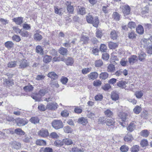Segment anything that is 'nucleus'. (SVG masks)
I'll use <instances>...</instances> for the list:
<instances>
[{"label":"nucleus","mask_w":152,"mask_h":152,"mask_svg":"<svg viewBox=\"0 0 152 152\" xmlns=\"http://www.w3.org/2000/svg\"><path fill=\"white\" fill-rule=\"evenodd\" d=\"M53 127L56 129L62 128L63 127L62 121L60 120H54L52 123Z\"/></svg>","instance_id":"obj_1"},{"label":"nucleus","mask_w":152,"mask_h":152,"mask_svg":"<svg viewBox=\"0 0 152 152\" xmlns=\"http://www.w3.org/2000/svg\"><path fill=\"white\" fill-rule=\"evenodd\" d=\"M58 107L57 104L54 102H50L47 105V108L51 110H55L57 109Z\"/></svg>","instance_id":"obj_2"},{"label":"nucleus","mask_w":152,"mask_h":152,"mask_svg":"<svg viewBox=\"0 0 152 152\" xmlns=\"http://www.w3.org/2000/svg\"><path fill=\"white\" fill-rule=\"evenodd\" d=\"M120 8L122 9V12L125 15H127L130 14V8L128 5L121 6Z\"/></svg>","instance_id":"obj_3"},{"label":"nucleus","mask_w":152,"mask_h":152,"mask_svg":"<svg viewBox=\"0 0 152 152\" xmlns=\"http://www.w3.org/2000/svg\"><path fill=\"white\" fill-rule=\"evenodd\" d=\"M39 135L42 137H45L49 136V133L48 130L42 129L38 132Z\"/></svg>","instance_id":"obj_4"},{"label":"nucleus","mask_w":152,"mask_h":152,"mask_svg":"<svg viewBox=\"0 0 152 152\" xmlns=\"http://www.w3.org/2000/svg\"><path fill=\"white\" fill-rule=\"evenodd\" d=\"M116 63L114 61L113 64H109L107 66V71L108 72H113L115 70V65Z\"/></svg>","instance_id":"obj_5"},{"label":"nucleus","mask_w":152,"mask_h":152,"mask_svg":"<svg viewBox=\"0 0 152 152\" xmlns=\"http://www.w3.org/2000/svg\"><path fill=\"white\" fill-rule=\"evenodd\" d=\"M16 121L17 124L19 126H24L27 123L24 119L20 118L17 119Z\"/></svg>","instance_id":"obj_6"},{"label":"nucleus","mask_w":152,"mask_h":152,"mask_svg":"<svg viewBox=\"0 0 152 152\" xmlns=\"http://www.w3.org/2000/svg\"><path fill=\"white\" fill-rule=\"evenodd\" d=\"M20 62V64L19 66L20 68L23 69L28 66V63L26 60L23 59L21 60Z\"/></svg>","instance_id":"obj_7"},{"label":"nucleus","mask_w":152,"mask_h":152,"mask_svg":"<svg viewBox=\"0 0 152 152\" xmlns=\"http://www.w3.org/2000/svg\"><path fill=\"white\" fill-rule=\"evenodd\" d=\"M138 60L137 56L135 55H132L129 58V61L131 64H133Z\"/></svg>","instance_id":"obj_8"},{"label":"nucleus","mask_w":152,"mask_h":152,"mask_svg":"<svg viewBox=\"0 0 152 152\" xmlns=\"http://www.w3.org/2000/svg\"><path fill=\"white\" fill-rule=\"evenodd\" d=\"M47 76L50 78L53 79L54 80L57 79L58 77L57 74L53 72H49Z\"/></svg>","instance_id":"obj_9"},{"label":"nucleus","mask_w":152,"mask_h":152,"mask_svg":"<svg viewBox=\"0 0 152 152\" xmlns=\"http://www.w3.org/2000/svg\"><path fill=\"white\" fill-rule=\"evenodd\" d=\"M115 121L113 118L107 119L106 120L105 123L108 126L113 125L115 123Z\"/></svg>","instance_id":"obj_10"},{"label":"nucleus","mask_w":152,"mask_h":152,"mask_svg":"<svg viewBox=\"0 0 152 152\" xmlns=\"http://www.w3.org/2000/svg\"><path fill=\"white\" fill-rule=\"evenodd\" d=\"M89 40V37L88 36L84 35L82 36L80 39V41L83 42V44L88 43Z\"/></svg>","instance_id":"obj_11"},{"label":"nucleus","mask_w":152,"mask_h":152,"mask_svg":"<svg viewBox=\"0 0 152 152\" xmlns=\"http://www.w3.org/2000/svg\"><path fill=\"white\" fill-rule=\"evenodd\" d=\"M13 21L18 25H20L23 23V18L21 17L14 18L13 19Z\"/></svg>","instance_id":"obj_12"},{"label":"nucleus","mask_w":152,"mask_h":152,"mask_svg":"<svg viewBox=\"0 0 152 152\" xmlns=\"http://www.w3.org/2000/svg\"><path fill=\"white\" fill-rule=\"evenodd\" d=\"M98 75V74L95 72L91 73L88 75V78L94 80L97 78Z\"/></svg>","instance_id":"obj_13"},{"label":"nucleus","mask_w":152,"mask_h":152,"mask_svg":"<svg viewBox=\"0 0 152 152\" xmlns=\"http://www.w3.org/2000/svg\"><path fill=\"white\" fill-rule=\"evenodd\" d=\"M48 92V91L47 89L44 88L42 89L39 90L38 93V94H37L36 95H39L41 96H42L47 93Z\"/></svg>","instance_id":"obj_14"},{"label":"nucleus","mask_w":152,"mask_h":152,"mask_svg":"<svg viewBox=\"0 0 152 152\" xmlns=\"http://www.w3.org/2000/svg\"><path fill=\"white\" fill-rule=\"evenodd\" d=\"M127 83L126 81H120L117 83V86L122 88H125L126 87V85Z\"/></svg>","instance_id":"obj_15"},{"label":"nucleus","mask_w":152,"mask_h":152,"mask_svg":"<svg viewBox=\"0 0 152 152\" xmlns=\"http://www.w3.org/2000/svg\"><path fill=\"white\" fill-rule=\"evenodd\" d=\"M111 98L113 100L116 101L119 98L118 94L115 92H113L111 94Z\"/></svg>","instance_id":"obj_16"},{"label":"nucleus","mask_w":152,"mask_h":152,"mask_svg":"<svg viewBox=\"0 0 152 152\" xmlns=\"http://www.w3.org/2000/svg\"><path fill=\"white\" fill-rule=\"evenodd\" d=\"M29 121L32 123L36 124L39 123V120L37 117H33L29 120Z\"/></svg>","instance_id":"obj_17"},{"label":"nucleus","mask_w":152,"mask_h":152,"mask_svg":"<svg viewBox=\"0 0 152 152\" xmlns=\"http://www.w3.org/2000/svg\"><path fill=\"white\" fill-rule=\"evenodd\" d=\"M13 147L15 149H19L21 147V145L20 143L14 141L12 143Z\"/></svg>","instance_id":"obj_18"},{"label":"nucleus","mask_w":152,"mask_h":152,"mask_svg":"<svg viewBox=\"0 0 152 152\" xmlns=\"http://www.w3.org/2000/svg\"><path fill=\"white\" fill-rule=\"evenodd\" d=\"M74 63L73 58L70 57H68L65 60V63L67 65H72Z\"/></svg>","instance_id":"obj_19"},{"label":"nucleus","mask_w":152,"mask_h":152,"mask_svg":"<svg viewBox=\"0 0 152 152\" xmlns=\"http://www.w3.org/2000/svg\"><path fill=\"white\" fill-rule=\"evenodd\" d=\"M104 114L107 117H112L113 115V112L109 109H107L105 111Z\"/></svg>","instance_id":"obj_20"},{"label":"nucleus","mask_w":152,"mask_h":152,"mask_svg":"<svg viewBox=\"0 0 152 152\" xmlns=\"http://www.w3.org/2000/svg\"><path fill=\"white\" fill-rule=\"evenodd\" d=\"M5 46L8 49H10L13 47L14 44L11 41H8L5 42Z\"/></svg>","instance_id":"obj_21"},{"label":"nucleus","mask_w":152,"mask_h":152,"mask_svg":"<svg viewBox=\"0 0 152 152\" xmlns=\"http://www.w3.org/2000/svg\"><path fill=\"white\" fill-rule=\"evenodd\" d=\"M136 30L138 33L140 34H142L144 31L142 26L140 25H139L136 28Z\"/></svg>","instance_id":"obj_22"},{"label":"nucleus","mask_w":152,"mask_h":152,"mask_svg":"<svg viewBox=\"0 0 152 152\" xmlns=\"http://www.w3.org/2000/svg\"><path fill=\"white\" fill-rule=\"evenodd\" d=\"M59 51L61 54L63 56H65L67 54V50L64 48L61 47L59 48Z\"/></svg>","instance_id":"obj_23"},{"label":"nucleus","mask_w":152,"mask_h":152,"mask_svg":"<svg viewBox=\"0 0 152 152\" xmlns=\"http://www.w3.org/2000/svg\"><path fill=\"white\" fill-rule=\"evenodd\" d=\"M77 122L83 125H85L87 123V121L84 118L81 117L78 119Z\"/></svg>","instance_id":"obj_24"},{"label":"nucleus","mask_w":152,"mask_h":152,"mask_svg":"<svg viewBox=\"0 0 152 152\" xmlns=\"http://www.w3.org/2000/svg\"><path fill=\"white\" fill-rule=\"evenodd\" d=\"M51 60L52 57L51 56L46 55L43 58V61L45 63H47L50 62Z\"/></svg>","instance_id":"obj_25"},{"label":"nucleus","mask_w":152,"mask_h":152,"mask_svg":"<svg viewBox=\"0 0 152 152\" xmlns=\"http://www.w3.org/2000/svg\"><path fill=\"white\" fill-rule=\"evenodd\" d=\"M135 128L134 123L132 122L130 123L127 128V130L130 132H132Z\"/></svg>","instance_id":"obj_26"},{"label":"nucleus","mask_w":152,"mask_h":152,"mask_svg":"<svg viewBox=\"0 0 152 152\" xmlns=\"http://www.w3.org/2000/svg\"><path fill=\"white\" fill-rule=\"evenodd\" d=\"M31 140V138L30 136L26 135L22 138L23 141L26 143L29 142Z\"/></svg>","instance_id":"obj_27"},{"label":"nucleus","mask_w":152,"mask_h":152,"mask_svg":"<svg viewBox=\"0 0 152 152\" xmlns=\"http://www.w3.org/2000/svg\"><path fill=\"white\" fill-rule=\"evenodd\" d=\"M15 133L18 135H24L25 134V132L20 128L16 129L15 130Z\"/></svg>","instance_id":"obj_28"},{"label":"nucleus","mask_w":152,"mask_h":152,"mask_svg":"<svg viewBox=\"0 0 152 152\" xmlns=\"http://www.w3.org/2000/svg\"><path fill=\"white\" fill-rule=\"evenodd\" d=\"M149 134V132L146 129L142 130L140 133L141 135L143 137H148Z\"/></svg>","instance_id":"obj_29"},{"label":"nucleus","mask_w":152,"mask_h":152,"mask_svg":"<svg viewBox=\"0 0 152 152\" xmlns=\"http://www.w3.org/2000/svg\"><path fill=\"white\" fill-rule=\"evenodd\" d=\"M40 152H53L52 149L49 147H46L44 148H41Z\"/></svg>","instance_id":"obj_30"},{"label":"nucleus","mask_w":152,"mask_h":152,"mask_svg":"<svg viewBox=\"0 0 152 152\" xmlns=\"http://www.w3.org/2000/svg\"><path fill=\"white\" fill-rule=\"evenodd\" d=\"M118 45L116 43L110 42L108 44V46L110 49H115L117 47Z\"/></svg>","instance_id":"obj_31"},{"label":"nucleus","mask_w":152,"mask_h":152,"mask_svg":"<svg viewBox=\"0 0 152 152\" xmlns=\"http://www.w3.org/2000/svg\"><path fill=\"white\" fill-rule=\"evenodd\" d=\"M108 76V74L106 72L101 73L99 75V77L102 79L105 80L107 79Z\"/></svg>","instance_id":"obj_32"},{"label":"nucleus","mask_w":152,"mask_h":152,"mask_svg":"<svg viewBox=\"0 0 152 152\" xmlns=\"http://www.w3.org/2000/svg\"><path fill=\"white\" fill-rule=\"evenodd\" d=\"M34 88V87L32 85H27L25 86L23 89L26 91H32Z\"/></svg>","instance_id":"obj_33"},{"label":"nucleus","mask_w":152,"mask_h":152,"mask_svg":"<svg viewBox=\"0 0 152 152\" xmlns=\"http://www.w3.org/2000/svg\"><path fill=\"white\" fill-rule=\"evenodd\" d=\"M132 135L130 134H128L124 138V140L126 142L131 141L133 140Z\"/></svg>","instance_id":"obj_34"},{"label":"nucleus","mask_w":152,"mask_h":152,"mask_svg":"<svg viewBox=\"0 0 152 152\" xmlns=\"http://www.w3.org/2000/svg\"><path fill=\"white\" fill-rule=\"evenodd\" d=\"M20 34L23 37H28L30 36L29 33L26 31L21 30Z\"/></svg>","instance_id":"obj_35"},{"label":"nucleus","mask_w":152,"mask_h":152,"mask_svg":"<svg viewBox=\"0 0 152 152\" xmlns=\"http://www.w3.org/2000/svg\"><path fill=\"white\" fill-rule=\"evenodd\" d=\"M64 132L66 133H71L72 131V129L68 126H65L64 128Z\"/></svg>","instance_id":"obj_36"},{"label":"nucleus","mask_w":152,"mask_h":152,"mask_svg":"<svg viewBox=\"0 0 152 152\" xmlns=\"http://www.w3.org/2000/svg\"><path fill=\"white\" fill-rule=\"evenodd\" d=\"M141 111V108L139 106H136L133 109L134 113L136 114H138Z\"/></svg>","instance_id":"obj_37"},{"label":"nucleus","mask_w":152,"mask_h":152,"mask_svg":"<svg viewBox=\"0 0 152 152\" xmlns=\"http://www.w3.org/2000/svg\"><path fill=\"white\" fill-rule=\"evenodd\" d=\"M146 54L144 53H141L139 55L138 59L141 61H143L146 57Z\"/></svg>","instance_id":"obj_38"},{"label":"nucleus","mask_w":152,"mask_h":152,"mask_svg":"<svg viewBox=\"0 0 152 152\" xmlns=\"http://www.w3.org/2000/svg\"><path fill=\"white\" fill-rule=\"evenodd\" d=\"M127 116V115L126 113H122L120 114L119 117L122 121H124L126 118Z\"/></svg>","instance_id":"obj_39"},{"label":"nucleus","mask_w":152,"mask_h":152,"mask_svg":"<svg viewBox=\"0 0 152 152\" xmlns=\"http://www.w3.org/2000/svg\"><path fill=\"white\" fill-rule=\"evenodd\" d=\"M113 16L114 19L116 20H119L120 19V15L116 12H113Z\"/></svg>","instance_id":"obj_40"},{"label":"nucleus","mask_w":152,"mask_h":152,"mask_svg":"<svg viewBox=\"0 0 152 152\" xmlns=\"http://www.w3.org/2000/svg\"><path fill=\"white\" fill-rule=\"evenodd\" d=\"M36 143L39 145H45L46 144L45 141L43 140H37L36 141Z\"/></svg>","instance_id":"obj_41"},{"label":"nucleus","mask_w":152,"mask_h":152,"mask_svg":"<svg viewBox=\"0 0 152 152\" xmlns=\"http://www.w3.org/2000/svg\"><path fill=\"white\" fill-rule=\"evenodd\" d=\"M117 37V34L115 31H112L110 33V38L113 40L116 39Z\"/></svg>","instance_id":"obj_42"},{"label":"nucleus","mask_w":152,"mask_h":152,"mask_svg":"<svg viewBox=\"0 0 152 152\" xmlns=\"http://www.w3.org/2000/svg\"><path fill=\"white\" fill-rule=\"evenodd\" d=\"M16 65V61H13L9 62L7 64V66L9 68L15 67Z\"/></svg>","instance_id":"obj_43"},{"label":"nucleus","mask_w":152,"mask_h":152,"mask_svg":"<svg viewBox=\"0 0 152 152\" xmlns=\"http://www.w3.org/2000/svg\"><path fill=\"white\" fill-rule=\"evenodd\" d=\"M95 64L96 67H99L102 65L103 62L101 60L99 59L96 61Z\"/></svg>","instance_id":"obj_44"},{"label":"nucleus","mask_w":152,"mask_h":152,"mask_svg":"<svg viewBox=\"0 0 152 152\" xmlns=\"http://www.w3.org/2000/svg\"><path fill=\"white\" fill-rule=\"evenodd\" d=\"M128 27L131 29H132L136 27V25L135 22H130L128 23Z\"/></svg>","instance_id":"obj_45"},{"label":"nucleus","mask_w":152,"mask_h":152,"mask_svg":"<svg viewBox=\"0 0 152 152\" xmlns=\"http://www.w3.org/2000/svg\"><path fill=\"white\" fill-rule=\"evenodd\" d=\"M135 95L137 98L140 99L143 96V93L141 91H137L135 92Z\"/></svg>","instance_id":"obj_46"},{"label":"nucleus","mask_w":152,"mask_h":152,"mask_svg":"<svg viewBox=\"0 0 152 152\" xmlns=\"http://www.w3.org/2000/svg\"><path fill=\"white\" fill-rule=\"evenodd\" d=\"M36 52L38 53H40L41 54H43V49H42V48L40 46H37L36 48Z\"/></svg>","instance_id":"obj_47"},{"label":"nucleus","mask_w":152,"mask_h":152,"mask_svg":"<svg viewBox=\"0 0 152 152\" xmlns=\"http://www.w3.org/2000/svg\"><path fill=\"white\" fill-rule=\"evenodd\" d=\"M102 88L104 90L107 91L111 88V86L109 84L107 83L102 86Z\"/></svg>","instance_id":"obj_48"},{"label":"nucleus","mask_w":152,"mask_h":152,"mask_svg":"<svg viewBox=\"0 0 152 152\" xmlns=\"http://www.w3.org/2000/svg\"><path fill=\"white\" fill-rule=\"evenodd\" d=\"M128 149V147L126 145H123L120 148V150L122 152H127Z\"/></svg>","instance_id":"obj_49"},{"label":"nucleus","mask_w":152,"mask_h":152,"mask_svg":"<svg viewBox=\"0 0 152 152\" xmlns=\"http://www.w3.org/2000/svg\"><path fill=\"white\" fill-rule=\"evenodd\" d=\"M100 49L102 52H106L107 50V47L105 44H102L100 45Z\"/></svg>","instance_id":"obj_50"},{"label":"nucleus","mask_w":152,"mask_h":152,"mask_svg":"<svg viewBox=\"0 0 152 152\" xmlns=\"http://www.w3.org/2000/svg\"><path fill=\"white\" fill-rule=\"evenodd\" d=\"M103 98L102 94H99L94 97V99L96 101H101Z\"/></svg>","instance_id":"obj_51"},{"label":"nucleus","mask_w":152,"mask_h":152,"mask_svg":"<svg viewBox=\"0 0 152 152\" xmlns=\"http://www.w3.org/2000/svg\"><path fill=\"white\" fill-rule=\"evenodd\" d=\"M42 37L38 33H36L34 35V38L35 39L37 40H40L42 39Z\"/></svg>","instance_id":"obj_52"},{"label":"nucleus","mask_w":152,"mask_h":152,"mask_svg":"<svg viewBox=\"0 0 152 152\" xmlns=\"http://www.w3.org/2000/svg\"><path fill=\"white\" fill-rule=\"evenodd\" d=\"M38 109L39 110L42 111H45L47 108V107L42 104H41L38 107Z\"/></svg>","instance_id":"obj_53"},{"label":"nucleus","mask_w":152,"mask_h":152,"mask_svg":"<svg viewBox=\"0 0 152 152\" xmlns=\"http://www.w3.org/2000/svg\"><path fill=\"white\" fill-rule=\"evenodd\" d=\"M63 144V142L59 140H57L54 143V145L57 147L61 146Z\"/></svg>","instance_id":"obj_54"},{"label":"nucleus","mask_w":152,"mask_h":152,"mask_svg":"<svg viewBox=\"0 0 152 152\" xmlns=\"http://www.w3.org/2000/svg\"><path fill=\"white\" fill-rule=\"evenodd\" d=\"M96 34L97 38H101L103 35V34L102 31L97 30L96 32Z\"/></svg>","instance_id":"obj_55"},{"label":"nucleus","mask_w":152,"mask_h":152,"mask_svg":"<svg viewBox=\"0 0 152 152\" xmlns=\"http://www.w3.org/2000/svg\"><path fill=\"white\" fill-rule=\"evenodd\" d=\"M12 39L13 40L17 42H19L21 40L20 36L16 35H14L12 37Z\"/></svg>","instance_id":"obj_56"},{"label":"nucleus","mask_w":152,"mask_h":152,"mask_svg":"<svg viewBox=\"0 0 152 152\" xmlns=\"http://www.w3.org/2000/svg\"><path fill=\"white\" fill-rule=\"evenodd\" d=\"M78 12L81 15L85 14L86 13L85 8L84 7L79 8L78 11Z\"/></svg>","instance_id":"obj_57"},{"label":"nucleus","mask_w":152,"mask_h":152,"mask_svg":"<svg viewBox=\"0 0 152 152\" xmlns=\"http://www.w3.org/2000/svg\"><path fill=\"white\" fill-rule=\"evenodd\" d=\"M93 26L95 27H97L98 26V25L99 23V20L98 18H96L94 20H93V23H92Z\"/></svg>","instance_id":"obj_58"},{"label":"nucleus","mask_w":152,"mask_h":152,"mask_svg":"<svg viewBox=\"0 0 152 152\" xmlns=\"http://www.w3.org/2000/svg\"><path fill=\"white\" fill-rule=\"evenodd\" d=\"M136 34L133 32L132 31L129 32L128 34V37L130 39H133L136 37Z\"/></svg>","instance_id":"obj_59"},{"label":"nucleus","mask_w":152,"mask_h":152,"mask_svg":"<svg viewBox=\"0 0 152 152\" xmlns=\"http://www.w3.org/2000/svg\"><path fill=\"white\" fill-rule=\"evenodd\" d=\"M139 150V146L138 145H135L132 148V152H137Z\"/></svg>","instance_id":"obj_60"},{"label":"nucleus","mask_w":152,"mask_h":152,"mask_svg":"<svg viewBox=\"0 0 152 152\" xmlns=\"http://www.w3.org/2000/svg\"><path fill=\"white\" fill-rule=\"evenodd\" d=\"M87 115L88 118L91 119H94V118H96V116L95 114L91 112L89 113Z\"/></svg>","instance_id":"obj_61"},{"label":"nucleus","mask_w":152,"mask_h":152,"mask_svg":"<svg viewBox=\"0 0 152 152\" xmlns=\"http://www.w3.org/2000/svg\"><path fill=\"white\" fill-rule=\"evenodd\" d=\"M68 81V78L65 77H62L61 79V81L63 84H66Z\"/></svg>","instance_id":"obj_62"},{"label":"nucleus","mask_w":152,"mask_h":152,"mask_svg":"<svg viewBox=\"0 0 152 152\" xmlns=\"http://www.w3.org/2000/svg\"><path fill=\"white\" fill-rule=\"evenodd\" d=\"M86 20L89 23H92L93 22V18L91 15H89L86 17Z\"/></svg>","instance_id":"obj_63"},{"label":"nucleus","mask_w":152,"mask_h":152,"mask_svg":"<svg viewBox=\"0 0 152 152\" xmlns=\"http://www.w3.org/2000/svg\"><path fill=\"white\" fill-rule=\"evenodd\" d=\"M64 142L65 144L68 145H71L73 143L72 140L68 139H66L64 140Z\"/></svg>","instance_id":"obj_64"}]
</instances>
